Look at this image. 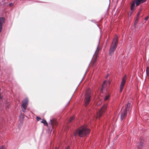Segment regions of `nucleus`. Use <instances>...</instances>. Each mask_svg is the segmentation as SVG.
<instances>
[{"instance_id": "nucleus-1", "label": "nucleus", "mask_w": 149, "mask_h": 149, "mask_svg": "<svg viewBox=\"0 0 149 149\" xmlns=\"http://www.w3.org/2000/svg\"><path fill=\"white\" fill-rule=\"evenodd\" d=\"M118 42V36H116L113 39L111 43L109 50V56H112L114 53L115 50L117 47V44Z\"/></svg>"}, {"instance_id": "nucleus-2", "label": "nucleus", "mask_w": 149, "mask_h": 149, "mask_svg": "<svg viewBox=\"0 0 149 149\" xmlns=\"http://www.w3.org/2000/svg\"><path fill=\"white\" fill-rule=\"evenodd\" d=\"M90 132V130L86 126H84L80 129L78 132L79 136L80 137H82L88 134Z\"/></svg>"}, {"instance_id": "nucleus-3", "label": "nucleus", "mask_w": 149, "mask_h": 149, "mask_svg": "<svg viewBox=\"0 0 149 149\" xmlns=\"http://www.w3.org/2000/svg\"><path fill=\"white\" fill-rule=\"evenodd\" d=\"M91 91L89 89H88L86 92L84 98V105L86 107L89 103L91 100Z\"/></svg>"}, {"instance_id": "nucleus-4", "label": "nucleus", "mask_w": 149, "mask_h": 149, "mask_svg": "<svg viewBox=\"0 0 149 149\" xmlns=\"http://www.w3.org/2000/svg\"><path fill=\"white\" fill-rule=\"evenodd\" d=\"M131 104L128 103L125 106L124 109L122 110L121 113V120H122L126 116L127 113L129 111Z\"/></svg>"}, {"instance_id": "nucleus-5", "label": "nucleus", "mask_w": 149, "mask_h": 149, "mask_svg": "<svg viewBox=\"0 0 149 149\" xmlns=\"http://www.w3.org/2000/svg\"><path fill=\"white\" fill-rule=\"evenodd\" d=\"M147 0H134L132 3L131 6V10H133L135 8V4L136 6L139 5L146 2Z\"/></svg>"}, {"instance_id": "nucleus-6", "label": "nucleus", "mask_w": 149, "mask_h": 149, "mask_svg": "<svg viewBox=\"0 0 149 149\" xmlns=\"http://www.w3.org/2000/svg\"><path fill=\"white\" fill-rule=\"evenodd\" d=\"M28 102L29 101L27 98L25 99L22 101L23 103L21 105V107L22 111L23 112H25L26 109Z\"/></svg>"}, {"instance_id": "nucleus-7", "label": "nucleus", "mask_w": 149, "mask_h": 149, "mask_svg": "<svg viewBox=\"0 0 149 149\" xmlns=\"http://www.w3.org/2000/svg\"><path fill=\"white\" fill-rule=\"evenodd\" d=\"M126 79V75H125L123 78L120 84L119 91L120 93L122 92L123 91L124 87L125 84Z\"/></svg>"}, {"instance_id": "nucleus-8", "label": "nucleus", "mask_w": 149, "mask_h": 149, "mask_svg": "<svg viewBox=\"0 0 149 149\" xmlns=\"http://www.w3.org/2000/svg\"><path fill=\"white\" fill-rule=\"evenodd\" d=\"M107 107V105H104L100 109V111L97 114L99 117H100L102 115V113H104Z\"/></svg>"}, {"instance_id": "nucleus-9", "label": "nucleus", "mask_w": 149, "mask_h": 149, "mask_svg": "<svg viewBox=\"0 0 149 149\" xmlns=\"http://www.w3.org/2000/svg\"><path fill=\"white\" fill-rule=\"evenodd\" d=\"M5 19L3 17H0V32H1L2 29V25L5 22Z\"/></svg>"}, {"instance_id": "nucleus-10", "label": "nucleus", "mask_w": 149, "mask_h": 149, "mask_svg": "<svg viewBox=\"0 0 149 149\" xmlns=\"http://www.w3.org/2000/svg\"><path fill=\"white\" fill-rule=\"evenodd\" d=\"M109 83V82L108 81H105L103 83L101 88V90L102 91H103L105 89V87H106L107 84Z\"/></svg>"}, {"instance_id": "nucleus-11", "label": "nucleus", "mask_w": 149, "mask_h": 149, "mask_svg": "<svg viewBox=\"0 0 149 149\" xmlns=\"http://www.w3.org/2000/svg\"><path fill=\"white\" fill-rule=\"evenodd\" d=\"M143 145L144 144L143 142L142 141H140L139 143L137 149H142L143 147Z\"/></svg>"}, {"instance_id": "nucleus-12", "label": "nucleus", "mask_w": 149, "mask_h": 149, "mask_svg": "<svg viewBox=\"0 0 149 149\" xmlns=\"http://www.w3.org/2000/svg\"><path fill=\"white\" fill-rule=\"evenodd\" d=\"M110 95L109 94H107L105 95V97L104 99V101H107L109 100Z\"/></svg>"}, {"instance_id": "nucleus-13", "label": "nucleus", "mask_w": 149, "mask_h": 149, "mask_svg": "<svg viewBox=\"0 0 149 149\" xmlns=\"http://www.w3.org/2000/svg\"><path fill=\"white\" fill-rule=\"evenodd\" d=\"M41 122L44 124V125L46 126L48 125V123L47 121L45 120H42Z\"/></svg>"}, {"instance_id": "nucleus-14", "label": "nucleus", "mask_w": 149, "mask_h": 149, "mask_svg": "<svg viewBox=\"0 0 149 149\" xmlns=\"http://www.w3.org/2000/svg\"><path fill=\"white\" fill-rule=\"evenodd\" d=\"M74 119V116H72L70 120L69 121V123H70V122L72 121V120Z\"/></svg>"}, {"instance_id": "nucleus-15", "label": "nucleus", "mask_w": 149, "mask_h": 149, "mask_svg": "<svg viewBox=\"0 0 149 149\" xmlns=\"http://www.w3.org/2000/svg\"><path fill=\"white\" fill-rule=\"evenodd\" d=\"M146 72L147 74H149V69L148 67H147L146 69Z\"/></svg>"}, {"instance_id": "nucleus-16", "label": "nucleus", "mask_w": 149, "mask_h": 149, "mask_svg": "<svg viewBox=\"0 0 149 149\" xmlns=\"http://www.w3.org/2000/svg\"><path fill=\"white\" fill-rule=\"evenodd\" d=\"M49 124H50L52 126L53 123H52L51 120H50V121L49 122Z\"/></svg>"}, {"instance_id": "nucleus-17", "label": "nucleus", "mask_w": 149, "mask_h": 149, "mask_svg": "<svg viewBox=\"0 0 149 149\" xmlns=\"http://www.w3.org/2000/svg\"><path fill=\"white\" fill-rule=\"evenodd\" d=\"M36 119L37 121H39L41 119V118L39 117H37L36 118Z\"/></svg>"}, {"instance_id": "nucleus-18", "label": "nucleus", "mask_w": 149, "mask_h": 149, "mask_svg": "<svg viewBox=\"0 0 149 149\" xmlns=\"http://www.w3.org/2000/svg\"><path fill=\"white\" fill-rule=\"evenodd\" d=\"M0 149H6L4 146H2L0 148Z\"/></svg>"}, {"instance_id": "nucleus-19", "label": "nucleus", "mask_w": 149, "mask_h": 149, "mask_svg": "<svg viewBox=\"0 0 149 149\" xmlns=\"http://www.w3.org/2000/svg\"><path fill=\"white\" fill-rule=\"evenodd\" d=\"M139 15H140V12H139L137 14V19H138V17H139Z\"/></svg>"}, {"instance_id": "nucleus-20", "label": "nucleus", "mask_w": 149, "mask_h": 149, "mask_svg": "<svg viewBox=\"0 0 149 149\" xmlns=\"http://www.w3.org/2000/svg\"><path fill=\"white\" fill-rule=\"evenodd\" d=\"M137 22H136H136H135V23H134V26H136V24L137 23Z\"/></svg>"}, {"instance_id": "nucleus-21", "label": "nucleus", "mask_w": 149, "mask_h": 149, "mask_svg": "<svg viewBox=\"0 0 149 149\" xmlns=\"http://www.w3.org/2000/svg\"><path fill=\"white\" fill-rule=\"evenodd\" d=\"M148 16H147L145 19V20H147V19H148Z\"/></svg>"}, {"instance_id": "nucleus-22", "label": "nucleus", "mask_w": 149, "mask_h": 149, "mask_svg": "<svg viewBox=\"0 0 149 149\" xmlns=\"http://www.w3.org/2000/svg\"><path fill=\"white\" fill-rule=\"evenodd\" d=\"M13 5V4L12 3H10V4H9V5L10 6H12Z\"/></svg>"}, {"instance_id": "nucleus-23", "label": "nucleus", "mask_w": 149, "mask_h": 149, "mask_svg": "<svg viewBox=\"0 0 149 149\" xmlns=\"http://www.w3.org/2000/svg\"><path fill=\"white\" fill-rule=\"evenodd\" d=\"M98 46H98H98H97V49H96V52H95V53H96V52H97V49H98Z\"/></svg>"}, {"instance_id": "nucleus-24", "label": "nucleus", "mask_w": 149, "mask_h": 149, "mask_svg": "<svg viewBox=\"0 0 149 149\" xmlns=\"http://www.w3.org/2000/svg\"><path fill=\"white\" fill-rule=\"evenodd\" d=\"M69 148V146H68L67 148H66L65 149H68V148Z\"/></svg>"}, {"instance_id": "nucleus-25", "label": "nucleus", "mask_w": 149, "mask_h": 149, "mask_svg": "<svg viewBox=\"0 0 149 149\" xmlns=\"http://www.w3.org/2000/svg\"><path fill=\"white\" fill-rule=\"evenodd\" d=\"M70 100H71V99H70ZM70 100L68 102V103H69V102H70Z\"/></svg>"}]
</instances>
